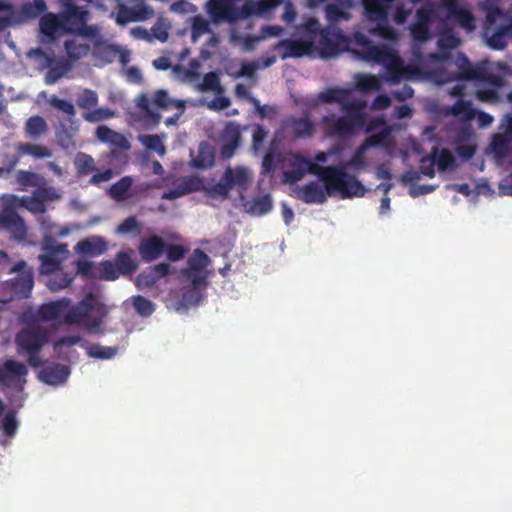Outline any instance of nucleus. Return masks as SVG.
Returning a JSON list of instances; mask_svg holds the SVG:
<instances>
[{
  "mask_svg": "<svg viewBox=\"0 0 512 512\" xmlns=\"http://www.w3.org/2000/svg\"><path fill=\"white\" fill-rule=\"evenodd\" d=\"M222 145L220 149L221 156L223 158H231L241 141V129L240 125L234 121L228 122L221 134Z\"/></svg>",
  "mask_w": 512,
  "mask_h": 512,
  "instance_id": "17",
  "label": "nucleus"
},
{
  "mask_svg": "<svg viewBox=\"0 0 512 512\" xmlns=\"http://www.w3.org/2000/svg\"><path fill=\"white\" fill-rule=\"evenodd\" d=\"M27 374V366L14 359H7L0 364V386L13 407L21 408L25 402L24 387Z\"/></svg>",
  "mask_w": 512,
  "mask_h": 512,
  "instance_id": "5",
  "label": "nucleus"
},
{
  "mask_svg": "<svg viewBox=\"0 0 512 512\" xmlns=\"http://www.w3.org/2000/svg\"><path fill=\"white\" fill-rule=\"evenodd\" d=\"M64 49L68 56L67 60H70L73 64L75 61L88 55L90 46L88 44L78 43L75 40H66L64 42Z\"/></svg>",
  "mask_w": 512,
  "mask_h": 512,
  "instance_id": "35",
  "label": "nucleus"
},
{
  "mask_svg": "<svg viewBox=\"0 0 512 512\" xmlns=\"http://www.w3.org/2000/svg\"><path fill=\"white\" fill-rule=\"evenodd\" d=\"M75 167L79 174L86 175L95 170L94 159L85 153H78L74 160Z\"/></svg>",
  "mask_w": 512,
  "mask_h": 512,
  "instance_id": "48",
  "label": "nucleus"
},
{
  "mask_svg": "<svg viewBox=\"0 0 512 512\" xmlns=\"http://www.w3.org/2000/svg\"><path fill=\"white\" fill-rule=\"evenodd\" d=\"M25 268L26 263L19 261L10 269V272H18V275L3 283L2 290L6 293V297L2 300L3 302L6 303L30 296L34 285V276L31 269Z\"/></svg>",
  "mask_w": 512,
  "mask_h": 512,
  "instance_id": "7",
  "label": "nucleus"
},
{
  "mask_svg": "<svg viewBox=\"0 0 512 512\" xmlns=\"http://www.w3.org/2000/svg\"><path fill=\"white\" fill-rule=\"evenodd\" d=\"M70 304L71 300L66 297L42 303L34 312L25 314L23 321L27 323L61 321L63 323Z\"/></svg>",
  "mask_w": 512,
  "mask_h": 512,
  "instance_id": "10",
  "label": "nucleus"
},
{
  "mask_svg": "<svg viewBox=\"0 0 512 512\" xmlns=\"http://www.w3.org/2000/svg\"><path fill=\"white\" fill-rule=\"evenodd\" d=\"M431 160L435 162L440 172L454 169L456 167V159L452 152L446 148L434 146L430 154L424 156L423 161Z\"/></svg>",
  "mask_w": 512,
  "mask_h": 512,
  "instance_id": "25",
  "label": "nucleus"
},
{
  "mask_svg": "<svg viewBox=\"0 0 512 512\" xmlns=\"http://www.w3.org/2000/svg\"><path fill=\"white\" fill-rule=\"evenodd\" d=\"M153 102L156 106L161 109H171L172 107L182 108L183 103L181 101H175L170 99L168 93L164 90H158L155 92Z\"/></svg>",
  "mask_w": 512,
  "mask_h": 512,
  "instance_id": "52",
  "label": "nucleus"
},
{
  "mask_svg": "<svg viewBox=\"0 0 512 512\" xmlns=\"http://www.w3.org/2000/svg\"><path fill=\"white\" fill-rule=\"evenodd\" d=\"M398 56L399 55L390 48L375 46L374 48H369L366 61H374L385 67Z\"/></svg>",
  "mask_w": 512,
  "mask_h": 512,
  "instance_id": "32",
  "label": "nucleus"
},
{
  "mask_svg": "<svg viewBox=\"0 0 512 512\" xmlns=\"http://www.w3.org/2000/svg\"><path fill=\"white\" fill-rule=\"evenodd\" d=\"M387 21L388 20H374L373 22L376 24L372 28V32L385 40H396L398 38V34L396 30L388 24Z\"/></svg>",
  "mask_w": 512,
  "mask_h": 512,
  "instance_id": "45",
  "label": "nucleus"
},
{
  "mask_svg": "<svg viewBox=\"0 0 512 512\" xmlns=\"http://www.w3.org/2000/svg\"><path fill=\"white\" fill-rule=\"evenodd\" d=\"M20 205L34 214H43L46 211V205L34 194L32 196H23L20 199Z\"/></svg>",
  "mask_w": 512,
  "mask_h": 512,
  "instance_id": "51",
  "label": "nucleus"
},
{
  "mask_svg": "<svg viewBox=\"0 0 512 512\" xmlns=\"http://www.w3.org/2000/svg\"><path fill=\"white\" fill-rule=\"evenodd\" d=\"M411 36L415 41L425 42L430 38L429 25L414 22L410 27Z\"/></svg>",
  "mask_w": 512,
  "mask_h": 512,
  "instance_id": "62",
  "label": "nucleus"
},
{
  "mask_svg": "<svg viewBox=\"0 0 512 512\" xmlns=\"http://www.w3.org/2000/svg\"><path fill=\"white\" fill-rule=\"evenodd\" d=\"M510 37L508 32H506L503 25L499 26L497 30L489 37L488 45L496 50H502L506 47L507 41L506 38Z\"/></svg>",
  "mask_w": 512,
  "mask_h": 512,
  "instance_id": "55",
  "label": "nucleus"
},
{
  "mask_svg": "<svg viewBox=\"0 0 512 512\" xmlns=\"http://www.w3.org/2000/svg\"><path fill=\"white\" fill-rule=\"evenodd\" d=\"M48 131L47 122L41 116L35 115L26 121L25 133L31 139H38Z\"/></svg>",
  "mask_w": 512,
  "mask_h": 512,
  "instance_id": "33",
  "label": "nucleus"
},
{
  "mask_svg": "<svg viewBox=\"0 0 512 512\" xmlns=\"http://www.w3.org/2000/svg\"><path fill=\"white\" fill-rule=\"evenodd\" d=\"M346 115L337 117L335 115L324 116L322 123L331 136L346 137L355 133L357 128L363 126L365 118L363 110H342Z\"/></svg>",
  "mask_w": 512,
  "mask_h": 512,
  "instance_id": "8",
  "label": "nucleus"
},
{
  "mask_svg": "<svg viewBox=\"0 0 512 512\" xmlns=\"http://www.w3.org/2000/svg\"><path fill=\"white\" fill-rule=\"evenodd\" d=\"M199 88L202 91H213L218 95L224 92V89L220 83V78L216 72L206 73Z\"/></svg>",
  "mask_w": 512,
  "mask_h": 512,
  "instance_id": "44",
  "label": "nucleus"
},
{
  "mask_svg": "<svg viewBox=\"0 0 512 512\" xmlns=\"http://www.w3.org/2000/svg\"><path fill=\"white\" fill-rule=\"evenodd\" d=\"M476 97L478 100L486 103H499L501 101V97L498 94L497 90L494 88H482L476 91Z\"/></svg>",
  "mask_w": 512,
  "mask_h": 512,
  "instance_id": "63",
  "label": "nucleus"
},
{
  "mask_svg": "<svg viewBox=\"0 0 512 512\" xmlns=\"http://www.w3.org/2000/svg\"><path fill=\"white\" fill-rule=\"evenodd\" d=\"M349 48L351 46L357 47L358 49H352V51L358 55L360 59H367V52L369 48H374L376 45L362 32L356 31L351 36H348Z\"/></svg>",
  "mask_w": 512,
  "mask_h": 512,
  "instance_id": "30",
  "label": "nucleus"
},
{
  "mask_svg": "<svg viewBox=\"0 0 512 512\" xmlns=\"http://www.w3.org/2000/svg\"><path fill=\"white\" fill-rule=\"evenodd\" d=\"M366 130L367 132L380 130L365 139L363 144L367 149L370 147H386L389 145V137L393 130L383 117L371 119L367 124Z\"/></svg>",
  "mask_w": 512,
  "mask_h": 512,
  "instance_id": "14",
  "label": "nucleus"
},
{
  "mask_svg": "<svg viewBox=\"0 0 512 512\" xmlns=\"http://www.w3.org/2000/svg\"><path fill=\"white\" fill-rule=\"evenodd\" d=\"M394 0H363V7L370 21L388 20V10Z\"/></svg>",
  "mask_w": 512,
  "mask_h": 512,
  "instance_id": "27",
  "label": "nucleus"
},
{
  "mask_svg": "<svg viewBox=\"0 0 512 512\" xmlns=\"http://www.w3.org/2000/svg\"><path fill=\"white\" fill-rule=\"evenodd\" d=\"M73 281V277L69 273H57L48 282V286L51 291H58L60 289L68 287Z\"/></svg>",
  "mask_w": 512,
  "mask_h": 512,
  "instance_id": "60",
  "label": "nucleus"
},
{
  "mask_svg": "<svg viewBox=\"0 0 512 512\" xmlns=\"http://www.w3.org/2000/svg\"><path fill=\"white\" fill-rule=\"evenodd\" d=\"M283 128L294 139H306L313 135L315 125L309 115L302 117L290 116L283 122Z\"/></svg>",
  "mask_w": 512,
  "mask_h": 512,
  "instance_id": "16",
  "label": "nucleus"
},
{
  "mask_svg": "<svg viewBox=\"0 0 512 512\" xmlns=\"http://www.w3.org/2000/svg\"><path fill=\"white\" fill-rule=\"evenodd\" d=\"M367 148L362 143L356 152L352 155V157L345 163H341L339 165H332L331 167H343L345 169V172L347 173V169L349 167H359L363 168L365 166V160H364V152Z\"/></svg>",
  "mask_w": 512,
  "mask_h": 512,
  "instance_id": "56",
  "label": "nucleus"
},
{
  "mask_svg": "<svg viewBox=\"0 0 512 512\" xmlns=\"http://www.w3.org/2000/svg\"><path fill=\"white\" fill-rule=\"evenodd\" d=\"M222 177L229 186L230 190H232L234 187L246 188L249 182L248 170L241 166L235 168L227 167Z\"/></svg>",
  "mask_w": 512,
  "mask_h": 512,
  "instance_id": "28",
  "label": "nucleus"
},
{
  "mask_svg": "<svg viewBox=\"0 0 512 512\" xmlns=\"http://www.w3.org/2000/svg\"><path fill=\"white\" fill-rule=\"evenodd\" d=\"M132 304L135 311L143 317L150 316L155 310L154 303L141 295L133 296Z\"/></svg>",
  "mask_w": 512,
  "mask_h": 512,
  "instance_id": "46",
  "label": "nucleus"
},
{
  "mask_svg": "<svg viewBox=\"0 0 512 512\" xmlns=\"http://www.w3.org/2000/svg\"><path fill=\"white\" fill-rule=\"evenodd\" d=\"M40 31L49 38H54L56 33H64L63 21L60 14L47 13L40 18Z\"/></svg>",
  "mask_w": 512,
  "mask_h": 512,
  "instance_id": "29",
  "label": "nucleus"
},
{
  "mask_svg": "<svg viewBox=\"0 0 512 512\" xmlns=\"http://www.w3.org/2000/svg\"><path fill=\"white\" fill-rule=\"evenodd\" d=\"M120 273L116 267L115 262L112 261H102L99 265V277L103 280H116L119 277Z\"/></svg>",
  "mask_w": 512,
  "mask_h": 512,
  "instance_id": "57",
  "label": "nucleus"
},
{
  "mask_svg": "<svg viewBox=\"0 0 512 512\" xmlns=\"http://www.w3.org/2000/svg\"><path fill=\"white\" fill-rule=\"evenodd\" d=\"M75 249L79 254L96 257L106 252L107 242L100 236H92L79 241Z\"/></svg>",
  "mask_w": 512,
  "mask_h": 512,
  "instance_id": "26",
  "label": "nucleus"
},
{
  "mask_svg": "<svg viewBox=\"0 0 512 512\" xmlns=\"http://www.w3.org/2000/svg\"><path fill=\"white\" fill-rule=\"evenodd\" d=\"M49 341V330L41 325L29 324L15 335L17 354L25 358L28 365L38 368L43 365L40 353Z\"/></svg>",
  "mask_w": 512,
  "mask_h": 512,
  "instance_id": "3",
  "label": "nucleus"
},
{
  "mask_svg": "<svg viewBox=\"0 0 512 512\" xmlns=\"http://www.w3.org/2000/svg\"><path fill=\"white\" fill-rule=\"evenodd\" d=\"M170 272L171 266L168 263L163 262L150 266L137 276L136 284L140 288L151 287L159 280L169 275Z\"/></svg>",
  "mask_w": 512,
  "mask_h": 512,
  "instance_id": "21",
  "label": "nucleus"
},
{
  "mask_svg": "<svg viewBox=\"0 0 512 512\" xmlns=\"http://www.w3.org/2000/svg\"><path fill=\"white\" fill-rule=\"evenodd\" d=\"M108 314L106 306L93 293L73 306H69L64 315L63 323L84 327L90 333H98Z\"/></svg>",
  "mask_w": 512,
  "mask_h": 512,
  "instance_id": "2",
  "label": "nucleus"
},
{
  "mask_svg": "<svg viewBox=\"0 0 512 512\" xmlns=\"http://www.w3.org/2000/svg\"><path fill=\"white\" fill-rule=\"evenodd\" d=\"M0 428L5 436L13 437L18 429L16 412L9 411L0 421Z\"/></svg>",
  "mask_w": 512,
  "mask_h": 512,
  "instance_id": "50",
  "label": "nucleus"
},
{
  "mask_svg": "<svg viewBox=\"0 0 512 512\" xmlns=\"http://www.w3.org/2000/svg\"><path fill=\"white\" fill-rule=\"evenodd\" d=\"M140 141L146 149L155 151L160 156H163L166 152L161 138L156 134L142 135Z\"/></svg>",
  "mask_w": 512,
  "mask_h": 512,
  "instance_id": "49",
  "label": "nucleus"
},
{
  "mask_svg": "<svg viewBox=\"0 0 512 512\" xmlns=\"http://www.w3.org/2000/svg\"><path fill=\"white\" fill-rule=\"evenodd\" d=\"M46 253L39 256L40 272L42 274H53L60 270L61 261L58 259V254L65 251L64 245L49 246L45 245Z\"/></svg>",
  "mask_w": 512,
  "mask_h": 512,
  "instance_id": "22",
  "label": "nucleus"
},
{
  "mask_svg": "<svg viewBox=\"0 0 512 512\" xmlns=\"http://www.w3.org/2000/svg\"><path fill=\"white\" fill-rule=\"evenodd\" d=\"M210 262L209 256L203 250L196 249L188 259V268L183 269L182 273L201 272Z\"/></svg>",
  "mask_w": 512,
  "mask_h": 512,
  "instance_id": "34",
  "label": "nucleus"
},
{
  "mask_svg": "<svg viewBox=\"0 0 512 512\" xmlns=\"http://www.w3.org/2000/svg\"><path fill=\"white\" fill-rule=\"evenodd\" d=\"M342 176L340 185L334 189H329L326 183L324 187L316 181H311L297 190V197L307 204H322L327 200V196L340 195L343 199L364 196L366 189L364 185L353 175L345 172L343 167H338Z\"/></svg>",
  "mask_w": 512,
  "mask_h": 512,
  "instance_id": "1",
  "label": "nucleus"
},
{
  "mask_svg": "<svg viewBox=\"0 0 512 512\" xmlns=\"http://www.w3.org/2000/svg\"><path fill=\"white\" fill-rule=\"evenodd\" d=\"M455 64L458 68L457 79L461 80H483L486 72L482 67H473L470 60L464 53H459Z\"/></svg>",
  "mask_w": 512,
  "mask_h": 512,
  "instance_id": "24",
  "label": "nucleus"
},
{
  "mask_svg": "<svg viewBox=\"0 0 512 512\" xmlns=\"http://www.w3.org/2000/svg\"><path fill=\"white\" fill-rule=\"evenodd\" d=\"M168 260L172 262L179 261L185 257L187 253V249H185L182 245L179 244H167L165 251Z\"/></svg>",
  "mask_w": 512,
  "mask_h": 512,
  "instance_id": "64",
  "label": "nucleus"
},
{
  "mask_svg": "<svg viewBox=\"0 0 512 512\" xmlns=\"http://www.w3.org/2000/svg\"><path fill=\"white\" fill-rule=\"evenodd\" d=\"M444 6L447 11V17L454 19L460 27L467 31L475 29V19L468 8L461 7L457 0H444Z\"/></svg>",
  "mask_w": 512,
  "mask_h": 512,
  "instance_id": "18",
  "label": "nucleus"
},
{
  "mask_svg": "<svg viewBox=\"0 0 512 512\" xmlns=\"http://www.w3.org/2000/svg\"><path fill=\"white\" fill-rule=\"evenodd\" d=\"M166 248V242L159 236L153 235L143 238L138 246L141 259L146 262H152L160 258Z\"/></svg>",
  "mask_w": 512,
  "mask_h": 512,
  "instance_id": "19",
  "label": "nucleus"
},
{
  "mask_svg": "<svg viewBox=\"0 0 512 512\" xmlns=\"http://www.w3.org/2000/svg\"><path fill=\"white\" fill-rule=\"evenodd\" d=\"M272 198L269 194L253 199L250 211L253 214L262 216L272 210Z\"/></svg>",
  "mask_w": 512,
  "mask_h": 512,
  "instance_id": "47",
  "label": "nucleus"
},
{
  "mask_svg": "<svg viewBox=\"0 0 512 512\" xmlns=\"http://www.w3.org/2000/svg\"><path fill=\"white\" fill-rule=\"evenodd\" d=\"M215 156L207 144H201L198 156L193 160L197 168H210L214 165Z\"/></svg>",
  "mask_w": 512,
  "mask_h": 512,
  "instance_id": "43",
  "label": "nucleus"
},
{
  "mask_svg": "<svg viewBox=\"0 0 512 512\" xmlns=\"http://www.w3.org/2000/svg\"><path fill=\"white\" fill-rule=\"evenodd\" d=\"M70 375V368L67 365L53 363L44 367L39 373V379L49 385L63 384Z\"/></svg>",
  "mask_w": 512,
  "mask_h": 512,
  "instance_id": "23",
  "label": "nucleus"
},
{
  "mask_svg": "<svg viewBox=\"0 0 512 512\" xmlns=\"http://www.w3.org/2000/svg\"><path fill=\"white\" fill-rule=\"evenodd\" d=\"M511 139L512 138H509L504 132L503 134L493 136L490 146L495 157L501 159L508 155L510 149L509 142Z\"/></svg>",
  "mask_w": 512,
  "mask_h": 512,
  "instance_id": "39",
  "label": "nucleus"
},
{
  "mask_svg": "<svg viewBox=\"0 0 512 512\" xmlns=\"http://www.w3.org/2000/svg\"><path fill=\"white\" fill-rule=\"evenodd\" d=\"M17 154L20 157L23 155H30L35 159H43L52 157V151L43 145L32 143H19L16 146Z\"/></svg>",
  "mask_w": 512,
  "mask_h": 512,
  "instance_id": "31",
  "label": "nucleus"
},
{
  "mask_svg": "<svg viewBox=\"0 0 512 512\" xmlns=\"http://www.w3.org/2000/svg\"><path fill=\"white\" fill-rule=\"evenodd\" d=\"M115 264L120 274H130L137 269V263L133 261L129 253L124 251L116 254Z\"/></svg>",
  "mask_w": 512,
  "mask_h": 512,
  "instance_id": "42",
  "label": "nucleus"
},
{
  "mask_svg": "<svg viewBox=\"0 0 512 512\" xmlns=\"http://www.w3.org/2000/svg\"><path fill=\"white\" fill-rule=\"evenodd\" d=\"M385 70L387 81L393 84L399 83L406 73L404 62L400 56L388 63V65L385 66Z\"/></svg>",
  "mask_w": 512,
  "mask_h": 512,
  "instance_id": "38",
  "label": "nucleus"
},
{
  "mask_svg": "<svg viewBox=\"0 0 512 512\" xmlns=\"http://www.w3.org/2000/svg\"><path fill=\"white\" fill-rule=\"evenodd\" d=\"M47 10L45 0H33L25 4L22 8L24 15L30 18H36L42 15Z\"/></svg>",
  "mask_w": 512,
  "mask_h": 512,
  "instance_id": "58",
  "label": "nucleus"
},
{
  "mask_svg": "<svg viewBox=\"0 0 512 512\" xmlns=\"http://www.w3.org/2000/svg\"><path fill=\"white\" fill-rule=\"evenodd\" d=\"M317 31H319V21L315 17H309L297 27V33L302 39L280 40L275 48L283 49L282 59L312 55L316 51Z\"/></svg>",
  "mask_w": 512,
  "mask_h": 512,
  "instance_id": "6",
  "label": "nucleus"
},
{
  "mask_svg": "<svg viewBox=\"0 0 512 512\" xmlns=\"http://www.w3.org/2000/svg\"><path fill=\"white\" fill-rule=\"evenodd\" d=\"M351 90L344 88H328L318 94L322 103H338L341 110H364L366 103L362 100L351 99Z\"/></svg>",
  "mask_w": 512,
  "mask_h": 512,
  "instance_id": "11",
  "label": "nucleus"
},
{
  "mask_svg": "<svg viewBox=\"0 0 512 512\" xmlns=\"http://www.w3.org/2000/svg\"><path fill=\"white\" fill-rule=\"evenodd\" d=\"M451 112L455 116L464 115L468 119L473 118L475 114L471 102L463 99H458L454 103V105L451 107Z\"/></svg>",
  "mask_w": 512,
  "mask_h": 512,
  "instance_id": "61",
  "label": "nucleus"
},
{
  "mask_svg": "<svg viewBox=\"0 0 512 512\" xmlns=\"http://www.w3.org/2000/svg\"><path fill=\"white\" fill-rule=\"evenodd\" d=\"M73 67L70 60L60 59L47 72L45 81L47 84H54L62 78Z\"/></svg>",
  "mask_w": 512,
  "mask_h": 512,
  "instance_id": "36",
  "label": "nucleus"
},
{
  "mask_svg": "<svg viewBox=\"0 0 512 512\" xmlns=\"http://www.w3.org/2000/svg\"><path fill=\"white\" fill-rule=\"evenodd\" d=\"M98 103V95L95 91L90 89L83 90L77 97V105L84 109L90 110Z\"/></svg>",
  "mask_w": 512,
  "mask_h": 512,
  "instance_id": "53",
  "label": "nucleus"
},
{
  "mask_svg": "<svg viewBox=\"0 0 512 512\" xmlns=\"http://www.w3.org/2000/svg\"><path fill=\"white\" fill-rule=\"evenodd\" d=\"M317 39L315 53H318L323 59L335 57L341 51L349 49L348 35L335 27L321 28L319 26Z\"/></svg>",
  "mask_w": 512,
  "mask_h": 512,
  "instance_id": "9",
  "label": "nucleus"
},
{
  "mask_svg": "<svg viewBox=\"0 0 512 512\" xmlns=\"http://www.w3.org/2000/svg\"><path fill=\"white\" fill-rule=\"evenodd\" d=\"M87 355L95 359H111L118 351L117 347L102 346L100 344H91L86 349Z\"/></svg>",
  "mask_w": 512,
  "mask_h": 512,
  "instance_id": "41",
  "label": "nucleus"
},
{
  "mask_svg": "<svg viewBox=\"0 0 512 512\" xmlns=\"http://www.w3.org/2000/svg\"><path fill=\"white\" fill-rule=\"evenodd\" d=\"M203 191H205L206 195L212 198L220 197L222 199H226L229 196L230 188L227 183L221 179L219 183L210 186L203 185Z\"/></svg>",
  "mask_w": 512,
  "mask_h": 512,
  "instance_id": "54",
  "label": "nucleus"
},
{
  "mask_svg": "<svg viewBox=\"0 0 512 512\" xmlns=\"http://www.w3.org/2000/svg\"><path fill=\"white\" fill-rule=\"evenodd\" d=\"M0 229L7 231L15 240H24L27 227L13 207L5 206L0 212Z\"/></svg>",
  "mask_w": 512,
  "mask_h": 512,
  "instance_id": "12",
  "label": "nucleus"
},
{
  "mask_svg": "<svg viewBox=\"0 0 512 512\" xmlns=\"http://www.w3.org/2000/svg\"><path fill=\"white\" fill-rule=\"evenodd\" d=\"M203 181L201 178L195 175L183 176L176 179L172 183V188L166 190L161 195L163 200H175L184 195L202 191Z\"/></svg>",
  "mask_w": 512,
  "mask_h": 512,
  "instance_id": "13",
  "label": "nucleus"
},
{
  "mask_svg": "<svg viewBox=\"0 0 512 512\" xmlns=\"http://www.w3.org/2000/svg\"><path fill=\"white\" fill-rule=\"evenodd\" d=\"M131 186L132 178L129 176L122 177L110 187L109 194L115 200H125Z\"/></svg>",
  "mask_w": 512,
  "mask_h": 512,
  "instance_id": "40",
  "label": "nucleus"
},
{
  "mask_svg": "<svg viewBox=\"0 0 512 512\" xmlns=\"http://www.w3.org/2000/svg\"><path fill=\"white\" fill-rule=\"evenodd\" d=\"M355 82L357 90L363 93L378 91L381 88L379 78L372 74H356Z\"/></svg>",
  "mask_w": 512,
  "mask_h": 512,
  "instance_id": "37",
  "label": "nucleus"
},
{
  "mask_svg": "<svg viewBox=\"0 0 512 512\" xmlns=\"http://www.w3.org/2000/svg\"><path fill=\"white\" fill-rule=\"evenodd\" d=\"M306 173L316 175L320 181L327 184L329 189L338 187L342 176L338 167L320 166L304 156L295 154L290 161V169L283 172V179L286 183L294 184Z\"/></svg>",
  "mask_w": 512,
  "mask_h": 512,
  "instance_id": "4",
  "label": "nucleus"
},
{
  "mask_svg": "<svg viewBox=\"0 0 512 512\" xmlns=\"http://www.w3.org/2000/svg\"><path fill=\"white\" fill-rule=\"evenodd\" d=\"M141 225L135 216H129L122 221L116 228L117 234L140 233Z\"/></svg>",
  "mask_w": 512,
  "mask_h": 512,
  "instance_id": "59",
  "label": "nucleus"
},
{
  "mask_svg": "<svg viewBox=\"0 0 512 512\" xmlns=\"http://www.w3.org/2000/svg\"><path fill=\"white\" fill-rule=\"evenodd\" d=\"M64 33L76 35L84 22L88 20V12L76 5H69L65 12L61 13Z\"/></svg>",
  "mask_w": 512,
  "mask_h": 512,
  "instance_id": "20",
  "label": "nucleus"
},
{
  "mask_svg": "<svg viewBox=\"0 0 512 512\" xmlns=\"http://www.w3.org/2000/svg\"><path fill=\"white\" fill-rule=\"evenodd\" d=\"M239 0H210L208 13L214 22L235 21L241 17L236 4Z\"/></svg>",
  "mask_w": 512,
  "mask_h": 512,
  "instance_id": "15",
  "label": "nucleus"
}]
</instances>
